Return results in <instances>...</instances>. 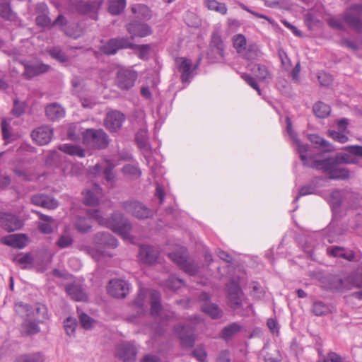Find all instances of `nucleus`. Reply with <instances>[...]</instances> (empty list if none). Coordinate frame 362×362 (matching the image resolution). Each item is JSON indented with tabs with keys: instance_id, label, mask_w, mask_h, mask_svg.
<instances>
[{
	"instance_id": "f257e3e1",
	"label": "nucleus",
	"mask_w": 362,
	"mask_h": 362,
	"mask_svg": "<svg viewBox=\"0 0 362 362\" xmlns=\"http://www.w3.org/2000/svg\"><path fill=\"white\" fill-rule=\"evenodd\" d=\"M87 214L90 218L95 220L100 226H105L117 233L124 239H127L132 230V224L124 218L123 214L115 211L110 218H104L100 211L98 209H88Z\"/></svg>"
},
{
	"instance_id": "f03ea898",
	"label": "nucleus",
	"mask_w": 362,
	"mask_h": 362,
	"mask_svg": "<svg viewBox=\"0 0 362 362\" xmlns=\"http://www.w3.org/2000/svg\"><path fill=\"white\" fill-rule=\"evenodd\" d=\"M303 165L327 173L331 180H346L350 175L347 168L339 167V164L332 160V159L327 158L317 160L313 154H309V158Z\"/></svg>"
},
{
	"instance_id": "7ed1b4c3",
	"label": "nucleus",
	"mask_w": 362,
	"mask_h": 362,
	"mask_svg": "<svg viewBox=\"0 0 362 362\" xmlns=\"http://www.w3.org/2000/svg\"><path fill=\"white\" fill-rule=\"evenodd\" d=\"M83 144L93 149H105L109 146L110 139L103 129H86L82 134Z\"/></svg>"
},
{
	"instance_id": "20e7f679",
	"label": "nucleus",
	"mask_w": 362,
	"mask_h": 362,
	"mask_svg": "<svg viewBox=\"0 0 362 362\" xmlns=\"http://www.w3.org/2000/svg\"><path fill=\"white\" fill-rule=\"evenodd\" d=\"M201 57L197 60V64L193 66L190 59L185 57H177L175 60L177 71L180 73V81L182 83H189L193 78V72L198 68Z\"/></svg>"
},
{
	"instance_id": "39448f33",
	"label": "nucleus",
	"mask_w": 362,
	"mask_h": 362,
	"mask_svg": "<svg viewBox=\"0 0 362 362\" xmlns=\"http://www.w3.org/2000/svg\"><path fill=\"white\" fill-rule=\"evenodd\" d=\"M225 45L221 35L217 33H213L206 56L211 62H218L224 59Z\"/></svg>"
},
{
	"instance_id": "423d86ee",
	"label": "nucleus",
	"mask_w": 362,
	"mask_h": 362,
	"mask_svg": "<svg viewBox=\"0 0 362 362\" xmlns=\"http://www.w3.org/2000/svg\"><path fill=\"white\" fill-rule=\"evenodd\" d=\"M124 27L131 39L146 37L153 33L152 28L144 21L131 19Z\"/></svg>"
},
{
	"instance_id": "0eeeda50",
	"label": "nucleus",
	"mask_w": 362,
	"mask_h": 362,
	"mask_svg": "<svg viewBox=\"0 0 362 362\" xmlns=\"http://www.w3.org/2000/svg\"><path fill=\"white\" fill-rule=\"evenodd\" d=\"M131 40L128 37H117L106 41L100 47L101 52L106 55H115L119 50L129 49Z\"/></svg>"
},
{
	"instance_id": "6e6552de",
	"label": "nucleus",
	"mask_w": 362,
	"mask_h": 362,
	"mask_svg": "<svg viewBox=\"0 0 362 362\" xmlns=\"http://www.w3.org/2000/svg\"><path fill=\"white\" fill-rule=\"evenodd\" d=\"M243 295L239 284L233 279L230 280L227 284V299L231 309L235 310L242 307Z\"/></svg>"
},
{
	"instance_id": "1a4fd4ad",
	"label": "nucleus",
	"mask_w": 362,
	"mask_h": 362,
	"mask_svg": "<svg viewBox=\"0 0 362 362\" xmlns=\"http://www.w3.org/2000/svg\"><path fill=\"white\" fill-rule=\"evenodd\" d=\"M137 77L136 71L122 69L117 72L115 83L120 89L127 90L134 86Z\"/></svg>"
},
{
	"instance_id": "9d476101",
	"label": "nucleus",
	"mask_w": 362,
	"mask_h": 362,
	"mask_svg": "<svg viewBox=\"0 0 362 362\" xmlns=\"http://www.w3.org/2000/svg\"><path fill=\"white\" fill-rule=\"evenodd\" d=\"M159 257L158 250L151 245H141L139 249V261L146 265L153 266L158 263Z\"/></svg>"
},
{
	"instance_id": "9b49d317",
	"label": "nucleus",
	"mask_w": 362,
	"mask_h": 362,
	"mask_svg": "<svg viewBox=\"0 0 362 362\" xmlns=\"http://www.w3.org/2000/svg\"><path fill=\"white\" fill-rule=\"evenodd\" d=\"M115 355L122 362H136L137 349L130 343H121L116 346Z\"/></svg>"
},
{
	"instance_id": "f8f14e48",
	"label": "nucleus",
	"mask_w": 362,
	"mask_h": 362,
	"mask_svg": "<svg viewBox=\"0 0 362 362\" xmlns=\"http://www.w3.org/2000/svg\"><path fill=\"white\" fill-rule=\"evenodd\" d=\"M122 206L126 212L139 219L147 218L151 214V210L139 202H124Z\"/></svg>"
},
{
	"instance_id": "ddd939ff",
	"label": "nucleus",
	"mask_w": 362,
	"mask_h": 362,
	"mask_svg": "<svg viewBox=\"0 0 362 362\" xmlns=\"http://www.w3.org/2000/svg\"><path fill=\"white\" fill-rule=\"evenodd\" d=\"M285 120L286 123L287 133L288 134L290 138L297 145V151L299 153L300 160H302L303 163H304L305 160L309 158V154H310L309 153L310 147L308 145L301 144L298 138L297 134L292 128V122L291 119L288 117H286Z\"/></svg>"
},
{
	"instance_id": "4468645a",
	"label": "nucleus",
	"mask_w": 362,
	"mask_h": 362,
	"mask_svg": "<svg viewBox=\"0 0 362 362\" xmlns=\"http://www.w3.org/2000/svg\"><path fill=\"white\" fill-rule=\"evenodd\" d=\"M129 291V284L122 279H112L107 286L108 293L117 298H124Z\"/></svg>"
},
{
	"instance_id": "2eb2a0df",
	"label": "nucleus",
	"mask_w": 362,
	"mask_h": 362,
	"mask_svg": "<svg viewBox=\"0 0 362 362\" xmlns=\"http://www.w3.org/2000/svg\"><path fill=\"white\" fill-rule=\"evenodd\" d=\"M23 221L16 215L10 213H0V226L8 232L21 229Z\"/></svg>"
},
{
	"instance_id": "dca6fc26",
	"label": "nucleus",
	"mask_w": 362,
	"mask_h": 362,
	"mask_svg": "<svg viewBox=\"0 0 362 362\" xmlns=\"http://www.w3.org/2000/svg\"><path fill=\"white\" fill-rule=\"evenodd\" d=\"M322 283L324 287L327 290L339 291L350 288L347 278L344 279L339 275L329 274L324 277Z\"/></svg>"
},
{
	"instance_id": "f3484780",
	"label": "nucleus",
	"mask_w": 362,
	"mask_h": 362,
	"mask_svg": "<svg viewBox=\"0 0 362 362\" xmlns=\"http://www.w3.org/2000/svg\"><path fill=\"white\" fill-rule=\"evenodd\" d=\"M175 331L178 334L182 346L185 348H191L195 342L194 330L191 326L178 325L175 327Z\"/></svg>"
},
{
	"instance_id": "a211bd4d",
	"label": "nucleus",
	"mask_w": 362,
	"mask_h": 362,
	"mask_svg": "<svg viewBox=\"0 0 362 362\" xmlns=\"http://www.w3.org/2000/svg\"><path fill=\"white\" fill-rule=\"evenodd\" d=\"M169 257L175 262L181 269L190 275H193L198 272L199 267L193 261H188L185 256L178 252L170 253Z\"/></svg>"
},
{
	"instance_id": "6ab92c4d",
	"label": "nucleus",
	"mask_w": 362,
	"mask_h": 362,
	"mask_svg": "<svg viewBox=\"0 0 362 362\" xmlns=\"http://www.w3.org/2000/svg\"><path fill=\"white\" fill-rule=\"evenodd\" d=\"M354 6L351 5L344 13L343 19L344 22L350 27L355 29L357 32H362V21L360 16H362V11L353 9Z\"/></svg>"
},
{
	"instance_id": "aec40b11",
	"label": "nucleus",
	"mask_w": 362,
	"mask_h": 362,
	"mask_svg": "<svg viewBox=\"0 0 362 362\" xmlns=\"http://www.w3.org/2000/svg\"><path fill=\"white\" fill-rule=\"evenodd\" d=\"M16 308H21L27 313H30L33 317L37 319L38 321L44 322L47 318V309L45 305L37 303L34 306H30L28 304L18 303L16 304Z\"/></svg>"
},
{
	"instance_id": "412c9836",
	"label": "nucleus",
	"mask_w": 362,
	"mask_h": 362,
	"mask_svg": "<svg viewBox=\"0 0 362 362\" xmlns=\"http://www.w3.org/2000/svg\"><path fill=\"white\" fill-rule=\"evenodd\" d=\"M50 66L42 62H30L24 64L23 76L30 79L36 76L47 72Z\"/></svg>"
},
{
	"instance_id": "4be33fe9",
	"label": "nucleus",
	"mask_w": 362,
	"mask_h": 362,
	"mask_svg": "<svg viewBox=\"0 0 362 362\" xmlns=\"http://www.w3.org/2000/svg\"><path fill=\"white\" fill-rule=\"evenodd\" d=\"M124 119V114L119 111L110 112L106 115L105 127L110 132H116L121 128Z\"/></svg>"
},
{
	"instance_id": "5701e85b",
	"label": "nucleus",
	"mask_w": 362,
	"mask_h": 362,
	"mask_svg": "<svg viewBox=\"0 0 362 362\" xmlns=\"http://www.w3.org/2000/svg\"><path fill=\"white\" fill-rule=\"evenodd\" d=\"M53 136V129L49 126H42L33 130L31 136L39 145L49 144Z\"/></svg>"
},
{
	"instance_id": "b1692460",
	"label": "nucleus",
	"mask_w": 362,
	"mask_h": 362,
	"mask_svg": "<svg viewBox=\"0 0 362 362\" xmlns=\"http://www.w3.org/2000/svg\"><path fill=\"white\" fill-rule=\"evenodd\" d=\"M359 196L357 193L353 192H342L341 190H334L330 194V204L333 208H339L344 201L351 199H358Z\"/></svg>"
},
{
	"instance_id": "393cba45",
	"label": "nucleus",
	"mask_w": 362,
	"mask_h": 362,
	"mask_svg": "<svg viewBox=\"0 0 362 362\" xmlns=\"http://www.w3.org/2000/svg\"><path fill=\"white\" fill-rule=\"evenodd\" d=\"M103 4V1H93L90 2L77 1L74 4V8L81 13L92 14L95 18L97 12Z\"/></svg>"
},
{
	"instance_id": "a878e982",
	"label": "nucleus",
	"mask_w": 362,
	"mask_h": 362,
	"mask_svg": "<svg viewBox=\"0 0 362 362\" xmlns=\"http://www.w3.org/2000/svg\"><path fill=\"white\" fill-rule=\"evenodd\" d=\"M65 291L67 294L76 301L88 300V296L85 292L83 286L78 283L74 282L66 285Z\"/></svg>"
},
{
	"instance_id": "bb28decb",
	"label": "nucleus",
	"mask_w": 362,
	"mask_h": 362,
	"mask_svg": "<svg viewBox=\"0 0 362 362\" xmlns=\"http://www.w3.org/2000/svg\"><path fill=\"white\" fill-rule=\"evenodd\" d=\"M27 236L25 234H12L1 238V243L15 248L22 249L27 243Z\"/></svg>"
},
{
	"instance_id": "cd10ccee",
	"label": "nucleus",
	"mask_w": 362,
	"mask_h": 362,
	"mask_svg": "<svg viewBox=\"0 0 362 362\" xmlns=\"http://www.w3.org/2000/svg\"><path fill=\"white\" fill-rule=\"evenodd\" d=\"M131 11L134 18L139 21H146L152 18L151 10L145 4H136L131 6Z\"/></svg>"
},
{
	"instance_id": "c85d7f7f",
	"label": "nucleus",
	"mask_w": 362,
	"mask_h": 362,
	"mask_svg": "<svg viewBox=\"0 0 362 362\" xmlns=\"http://www.w3.org/2000/svg\"><path fill=\"white\" fill-rule=\"evenodd\" d=\"M42 322L33 317L30 313H27V317L22 325L23 332L28 336L39 333L40 332L39 324Z\"/></svg>"
},
{
	"instance_id": "c756f323",
	"label": "nucleus",
	"mask_w": 362,
	"mask_h": 362,
	"mask_svg": "<svg viewBox=\"0 0 362 362\" xmlns=\"http://www.w3.org/2000/svg\"><path fill=\"white\" fill-rule=\"evenodd\" d=\"M95 242L98 245L115 248L118 241L113 235L107 232H98L95 235Z\"/></svg>"
},
{
	"instance_id": "7c9ffc66",
	"label": "nucleus",
	"mask_w": 362,
	"mask_h": 362,
	"mask_svg": "<svg viewBox=\"0 0 362 362\" xmlns=\"http://www.w3.org/2000/svg\"><path fill=\"white\" fill-rule=\"evenodd\" d=\"M45 115L49 120L57 121L65 116V110L59 104L54 103L46 106Z\"/></svg>"
},
{
	"instance_id": "2f4dec72",
	"label": "nucleus",
	"mask_w": 362,
	"mask_h": 362,
	"mask_svg": "<svg viewBox=\"0 0 362 362\" xmlns=\"http://www.w3.org/2000/svg\"><path fill=\"white\" fill-rule=\"evenodd\" d=\"M327 252L330 256L341 257L349 261H352L355 257L354 252L352 250L339 246H334L328 248Z\"/></svg>"
},
{
	"instance_id": "473e14b6",
	"label": "nucleus",
	"mask_w": 362,
	"mask_h": 362,
	"mask_svg": "<svg viewBox=\"0 0 362 362\" xmlns=\"http://www.w3.org/2000/svg\"><path fill=\"white\" fill-rule=\"evenodd\" d=\"M58 148L70 156H75L79 158H83L86 156L85 150L81 146L69 144H63L59 146Z\"/></svg>"
},
{
	"instance_id": "72a5a7b5",
	"label": "nucleus",
	"mask_w": 362,
	"mask_h": 362,
	"mask_svg": "<svg viewBox=\"0 0 362 362\" xmlns=\"http://www.w3.org/2000/svg\"><path fill=\"white\" fill-rule=\"evenodd\" d=\"M202 310L209 315L212 319H218L223 316V312L219 306L213 303H206L202 305Z\"/></svg>"
},
{
	"instance_id": "f704fd0d",
	"label": "nucleus",
	"mask_w": 362,
	"mask_h": 362,
	"mask_svg": "<svg viewBox=\"0 0 362 362\" xmlns=\"http://www.w3.org/2000/svg\"><path fill=\"white\" fill-rule=\"evenodd\" d=\"M35 213L38 215L40 219L43 221V223H40L38 224L39 230L43 234L52 233L53 232V228L50 223L54 221L52 217L43 214L39 211H35Z\"/></svg>"
},
{
	"instance_id": "c9c22d12",
	"label": "nucleus",
	"mask_w": 362,
	"mask_h": 362,
	"mask_svg": "<svg viewBox=\"0 0 362 362\" xmlns=\"http://www.w3.org/2000/svg\"><path fill=\"white\" fill-rule=\"evenodd\" d=\"M243 327L238 322H233L224 327L221 332V337L226 341L230 339L234 335L240 332Z\"/></svg>"
},
{
	"instance_id": "e433bc0d",
	"label": "nucleus",
	"mask_w": 362,
	"mask_h": 362,
	"mask_svg": "<svg viewBox=\"0 0 362 362\" xmlns=\"http://www.w3.org/2000/svg\"><path fill=\"white\" fill-rule=\"evenodd\" d=\"M313 112L318 118H326L331 112V107L322 101H318L313 105Z\"/></svg>"
},
{
	"instance_id": "4c0bfd02",
	"label": "nucleus",
	"mask_w": 362,
	"mask_h": 362,
	"mask_svg": "<svg viewBox=\"0 0 362 362\" xmlns=\"http://www.w3.org/2000/svg\"><path fill=\"white\" fill-rule=\"evenodd\" d=\"M129 49L136 50L137 52L136 54L140 59H148L151 50V45L149 44L136 45L131 41Z\"/></svg>"
},
{
	"instance_id": "58836bf2",
	"label": "nucleus",
	"mask_w": 362,
	"mask_h": 362,
	"mask_svg": "<svg viewBox=\"0 0 362 362\" xmlns=\"http://www.w3.org/2000/svg\"><path fill=\"white\" fill-rule=\"evenodd\" d=\"M349 286H351L362 288V264H359L357 268L347 276Z\"/></svg>"
},
{
	"instance_id": "ea45409f",
	"label": "nucleus",
	"mask_w": 362,
	"mask_h": 362,
	"mask_svg": "<svg viewBox=\"0 0 362 362\" xmlns=\"http://www.w3.org/2000/svg\"><path fill=\"white\" fill-rule=\"evenodd\" d=\"M160 293L157 291H152L151 293V314L157 316L161 310Z\"/></svg>"
},
{
	"instance_id": "a19ab883",
	"label": "nucleus",
	"mask_w": 362,
	"mask_h": 362,
	"mask_svg": "<svg viewBox=\"0 0 362 362\" xmlns=\"http://www.w3.org/2000/svg\"><path fill=\"white\" fill-rule=\"evenodd\" d=\"M251 71L259 81L272 79V75L265 65L260 64H254Z\"/></svg>"
},
{
	"instance_id": "79ce46f5",
	"label": "nucleus",
	"mask_w": 362,
	"mask_h": 362,
	"mask_svg": "<svg viewBox=\"0 0 362 362\" xmlns=\"http://www.w3.org/2000/svg\"><path fill=\"white\" fill-rule=\"evenodd\" d=\"M0 17L6 21H16L17 14L12 10L9 3L4 2L0 4Z\"/></svg>"
},
{
	"instance_id": "37998d69",
	"label": "nucleus",
	"mask_w": 362,
	"mask_h": 362,
	"mask_svg": "<svg viewBox=\"0 0 362 362\" xmlns=\"http://www.w3.org/2000/svg\"><path fill=\"white\" fill-rule=\"evenodd\" d=\"M349 153H337L334 157H329V158L332 159V160L335 161L336 163L341 164H356L358 162V160L356 157H354L355 155L350 153L349 151H347Z\"/></svg>"
},
{
	"instance_id": "c03bdc74",
	"label": "nucleus",
	"mask_w": 362,
	"mask_h": 362,
	"mask_svg": "<svg viewBox=\"0 0 362 362\" xmlns=\"http://www.w3.org/2000/svg\"><path fill=\"white\" fill-rule=\"evenodd\" d=\"M45 356L40 352L23 354L18 356L15 362H45Z\"/></svg>"
},
{
	"instance_id": "a18cd8bd",
	"label": "nucleus",
	"mask_w": 362,
	"mask_h": 362,
	"mask_svg": "<svg viewBox=\"0 0 362 362\" xmlns=\"http://www.w3.org/2000/svg\"><path fill=\"white\" fill-rule=\"evenodd\" d=\"M309 139L312 143L320 145L326 152H332L334 151L332 144L317 134H310Z\"/></svg>"
},
{
	"instance_id": "49530a36",
	"label": "nucleus",
	"mask_w": 362,
	"mask_h": 362,
	"mask_svg": "<svg viewBox=\"0 0 362 362\" xmlns=\"http://www.w3.org/2000/svg\"><path fill=\"white\" fill-rule=\"evenodd\" d=\"M126 7V0H109L108 11L112 15L120 14Z\"/></svg>"
},
{
	"instance_id": "de8ad7c7",
	"label": "nucleus",
	"mask_w": 362,
	"mask_h": 362,
	"mask_svg": "<svg viewBox=\"0 0 362 362\" xmlns=\"http://www.w3.org/2000/svg\"><path fill=\"white\" fill-rule=\"evenodd\" d=\"M205 5L209 10L215 11L222 15L227 13L228 9L226 4L224 3H220L216 0H206Z\"/></svg>"
},
{
	"instance_id": "09e8293b",
	"label": "nucleus",
	"mask_w": 362,
	"mask_h": 362,
	"mask_svg": "<svg viewBox=\"0 0 362 362\" xmlns=\"http://www.w3.org/2000/svg\"><path fill=\"white\" fill-rule=\"evenodd\" d=\"M233 47L238 54H242L246 49V37L242 34H238L233 37Z\"/></svg>"
},
{
	"instance_id": "8fccbe9b",
	"label": "nucleus",
	"mask_w": 362,
	"mask_h": 362,
	"mask_svg": "<svg viewBox=\"0 0 362 362\" xmlns=\"http://www.w3.org/2000/svg\"><path fill=\"white\" fill-rule=\"evenodd\" d=\"M74 227L83 233L88 232L91 228L88 220L84 217H77L74 222Z\"/></svg>"
},
{
	"instance_id": "3c124183",
	"label": "nucleus",
	"mask_w": 362,
	"mask_h": 362,
	"mask_svg": "<svg viewBox=\"0 0 362 362\" xmlns=\"http://www.w3.org/2000/svg\"><path fill=\"white\" fill-rule=\"evenodd\" d=\"M259 49L257 45L250 44L247 48L241 54L247 60H254L258 57Z\"/></svg>"
},
{
	"instance_id": "603ef678",
	"label": "nucleus",
	"mask_w": 362,
	"mask_h": 362,
	"mask_svg": "<svg viewBox=\"0 0 362 362\" xmlns=\"http://www.w3.org/2000/svg\"><path fill=\"white\" fill-rule=\"evenodd\" d=\"M329 312V306L322 301H316L313 305V313L317 316L327 315Z\"/></svg>"
},
{
	"instance_id": "864d4df0",
	"label": "nucleus",
	"mask_w": 362,
	"mask_h": 362,
	"mask_svg": "<svg viewBox=\"0 0 362 362\" xmlns=\"http://www.w3.org/2000/svg\"><path fill=\"white\" fill-rule=\"evenodd\" d=\"M49 53L53 59L60 62H66L68 61L67 55L58 47L52 48Z\"/></svg>"
},
{
	"instance_id": "5fc2aeb1",
	"label": "nucleus",
	"mask_w": 362,
	"mask_h": 362,
	"mask_svg": "<svg viewBox=\"0 0 362 362\" xmlns=\"http://www.w3.org/2000/svg\"><path fill=\"white\" fill-rule=\"evenodd\" d=\"M83 202L86 205L95 206L99 204V199L92 191L86 190L84 192Z\"/></svg>"
},
{
	"instance_id": "6e6d98bb",
	"label": "nucleus",
	"mask_w": 362,
	"mask_h": 362,
	"mask_svg": "<svg viewBox=\"0 0 362 362\" xmlns=\"http://www.w3.org/2000/svg\"><path fill=\"white\" fill-rule=\"evenodd\" d=\"M184 285V281L175 276H170L165 281V286L172 290H177Z\"/></svg>"
},
{
	"instance_id": "4d7b16f0",
	"label": "nucleus",
	"mask_w": 362,
	"mask_h": 362,
	"mask_svg": "<svg viewBox=\"0 0 362 362\" xmlns=\"http://www.w3.org/2000/svg\"><path fill=\"white\" fill-rule=\"evenodd\" d=\"M328 135L333 140L338 141L341 144H344L349 141V137L346 136V134L340 131H329Z\"/></svg>"
},
{
	"instance_id": "13d9d810",
	"label": "nucleus",
	"mask_w": 362,
	"mask_h": 362,
	"mask_svg": "<svg viewBox=\"0 0 362 362\" xmlns=\"http://www.w3.org/2000/svg\"><path fill=\"white\" fill-rule=\"evenodd\" d=\"M241 78L253 89H255L259 95H262V91L259 88L256 79L248 74H243Z\"/></svg>"
},
{
	"instance_id": "bf43d9fd",
	"label": "nucleus",
	"mask_w": 362,
	"mask_h": 362,
	"mask_svg": "<svg viewBox=\"0 0 362 362\" xmlns=\"http://www.w3.org/2000/svg\"><path fill=\"white\" fill-rule=\"evenodd\" d=\"M25 110V103L18 101V99L14 100L13 107L11 113L16 117H18L24 114Z\"/></svg>"
},
{
	"instance_id": "052dcab7",
	"label": "nucleus",
	"mask_w": 362,
	"mask_h": 362,
	"mask_svg": "<svg viewBox=\"0 0 362 362\" xmlns=\"http://www.w3.org/2000/svg\"><path fill=\"white\" fill-rule=\"evenodd\" d=\"M64 329L68 335H71L75 332L76 321L72 317H67L64 322Z\"/></svg>"
},
{
	"instance_id": "680f3d73",
	"label": "nucleus",
	"mask_w": 362,
	"mask_h": 362,
	"mask_svg": "<svg viewBox=\"0 0 362 362\" xmlns=\"http://www.w3.org/2000/svg\"><path fill=\"white\" fill-rule=\"evenodd\" d=\"M115 166L108 163L105 168L103 169V174L104 177L107 182H114L115 180V174L114 172Z\"/></svg>"
},
{
	"instance_id": "e2e57ef3",
	"label": "nucleus",
	"mask_w": 362,
	"mask_h": 362,
	"mask_svg": "<svg viewBox=\"0 0 362 362\" xmlns=\"http://www.w3.org/2000/svg\"><path fill=\"white\" fill-rule=\"evenodd\" d=\"M59 206V202L54 197L45 195V199L43 200V203L41 207L47 209H55Z\"/></svg>"
},
{
	"instance_id": "0e129e2a",
	"label": "nucleus",
	"mask_w": 362,
	"mask_h": 362,
	"mask_svg": "<svg viewBox=\"0 0 362 362\" xmlns=\"http://www.w3.org/2000/svg\"><path fill=\"white\" fill-rule=\"evenodd\" d=\"M122 173L124 175H132L135 177H140L141 172L135 165L127 164L122 168Z\"/></svg>"
},
{
	"instance_id": "69168bd1",
	"label": "nucleus",
	"mask_w": 362,
	"mask_h": 362,
	"mask_svg": "<svg viewBox=\"0 0 362 362\" xmlns=\"http://www.w3.org/2000/svg\"><path fill=\"white\" fill-rule=\"evenodd\" d=\"M1 128L4 140L8 141L11 138V134L10 133V124L6 119L1 120Z\"/></svg>"
},
{
	"instance_id": "338daca9",
	"label": "nucleus",
	"mask_w": 362,
	"mask_h": 362,
	"mask_svg": "<svg viewBox=\"0 0 362 362\" xmlns=\"http://www.w3.org/2000/svg\"><path fill=\"white\" fill-rule=\"evenodd\" d=\"M79 320L81 326L86 329H90L94 322L90 316L83 313L79 315Z\"/></svg>"
},
{
	"instance_id": "774afa93",
	"label": "nucleus",
	"mask_w": 362,
	"mask_h": 362,
	"mask_svg": "<svg viewBox=\"0 0 362 362\" xmlns=\"http://www.w3.org/2000/svg\"><path fill=\"white\" fill-rule=\"evenodd\" d=\"M192 356L199 362H204L206 359V352L202 346L196 348L192 351Z\"/></svg>"
}]
</instances>
